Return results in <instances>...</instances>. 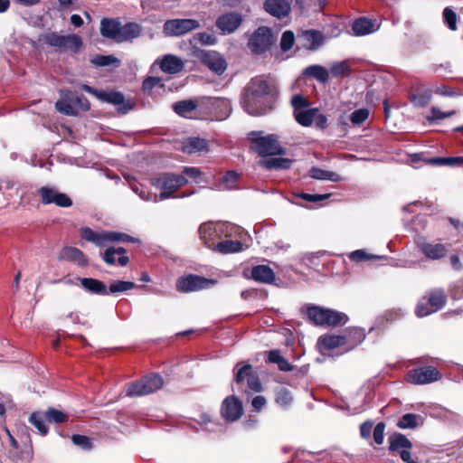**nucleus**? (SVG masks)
Here are the masks:
<instances>
[{
    "label": "nucleus",
    "mask_w": 463,
    "mask_h": 463,
    "mask_svg": "<svg viewBox=\"0 0 463 463\" xmlns=\"http://www.w3.org/2000/svg\"><path fill=\"white\" fill-rule=\"evenodd\" d=\"M305 73L323 83L326 82L329 79L328 71L320 65H312L307 67L305 71Z\"/></svg>",
    "instance_id": "nucleus-41"
},
{
    "label": "nucleus",
    "mask_w": 463,
    "mask_h": 463,
    "mask_svg": "<svg viewBox=\"0 0 463 463\" xmlns=\"http://www.w3.org/2000/svg\"><path fill=\"white\" fill-rule=\"evenodd\" d=\"M78 279L86 291L96 295H109L108 288L101 280L92 278H78Z\"/></svg>",
    "instance_id": "nucleus-29"
},
{
    "label": "nucleus",
    "mask_w": 463,
    "mask_h": 463,
    "mask_svg": "<svg viewBox=\"0 0 463 463\" xmlns=\"http://www.w3.org/2000/svg\"><path fill=\"white\" fill-rule=\"evenodd\" d=\"M295 43V35L292 31H285L280 39V48L283 52L289 51Z\"/></svg>",
    "instance_id": "nucleus-51"
},
{
    "label": "nucleus",
    "mask_w": 463,
    "mask_h": 463,
    "mask_svg": "<svg viewBox=\"0 0 463 463\" xmlns=\"http://www.w3.org/2000/svg\"><path fill=\"white\" fill-rule=\"evenodd\" d=\"M207 142L199 137L188 138L184 144V151L188 154H194L206 150Z\"/></svg>",
    "instance_id": "nucleus-39"
},
{
    "label": "nucleus",
    "mask_w": 463,
    "mask_h": 463,
    "mask_svg": "<svg viewBox=\"0 0 463 463\" xmlns=\"http://www.w3.org/2000/svg\"><path fill=\"white\" fill-rule=\"evenodd\" d=\"M243 414L241 402L234 395L226 397L222 403L221 415L230 422L238 420Z\"/></svg>",
    "instance_id": "nucleus-16"
},
{
    "label": "nucleus",
    "mask_w": 463,
    "mask_h": 463,
    "mask_svg": "<svg viewBox=\"0 0 463 463\" xmlns=\"http://www.w3.org/2000/svg\"><path fill=\"white\" fill-rule=\"evenodd\" d=\"M197 107L198 103L194 99H184L173 104L174 111L181 117H187V114L196 109Z\"/></svg>",
    "instance_id": "nucleus-36"
},
{
    "label": "nucleus",
    "mask_w": 463,
    "mask_h": 463,
    "mask_svg": "<svg viewBox=\"0 0 463 463\" xmlns=\"http://www.w3.org/2000/svg\"><path fill=\"white\" fill-rule=\"evenodd\" d=\"M55 109L66 116H77L78 111L67 99H61L55 103Z\"/></svg>",
    "instance_id": "nucleus-46"
},
{
    "label": "nucleus",
    "mask_w": 463,
    "mask_h": 463,
    "mask_svg": "<svg viewBox=\"0 0 463 463\" xmlns=\"http://www.w3.org/2000/svg\"><path fill=\"white\" fill-rule=\"evenodd\" d=\"M162 71L167 74H176L183 71V61L173 54H166L161 60L156 61Z\"/></svg>",
    "instance_id": "nucleus-23"
},
{
    "label": "nucleus",
    "mask_w": 463,
    "mask_h": 463,
    "mask_svg": "<svg viewBox=\"0 0 463 463\" xmlns=\"http://www.w3.org/2000/svg\"><path fill=\"white\" fill-rule=\"evenodd\" d=\"M291 105L294 108V112H299L309 106V101L301 95H295L291 99Z\"/></svg>",
    "instance_id": "nucleus-56"
},
{
    "label": "nucleus",
    "mask_w": 463,
    "mask_h": 463,
    "mask_svg": "<svg viewBox=\"0 0 463 463\" xmlns=\"http://www.w3.org/2000/svg\"><path fill=\"white\" fill-rule=\"evenodd\" d=\"M330 71L335 77H342L348 75L350 69L345 62L342 61L333 64L330 68Z\"/></svg>",
    "instance_id": "nucleus-55"
},
{
    "label": "nucleus",
    "mask_w": 463,
    "mask_h": 463,
    "mask_svg": "<svg viewBox=\"0 0 463 463\" xmlns=\"http://www.w3.org/2000/svg\"><path fill=\"white\" fill-rule=\"evenodd\" d=\"M416 244L419 251L430 260L444 259L449 252V246L439 241H426L422 239L418 241Z\"/></svg>",
    "instance_id": "nucleus-11"
},
{
    "label": "nucleus",
    "mask_w": 463,
    "mask_h": 463,
    "mask_svg": "<svg viewBox=\"0 0 463 463\" xmlns=\"http://www.w3.org/2000/svg\"><path fill=\"white\" fill-rule=\"evenodd\" d=\"M71 440L74 445L81 448L82 449L90 450L92 449L91 439L85 435L74 434L71 437Z\"/></svg>",
    "instance_id": "nucleus-53"
},
{
    "label": "nucleus",
    "mask_w": 463,
    "mask_h": 463,
    "mask_svg": "<svg viewBox=\"0 0 463 463\" xmlns=\"http://www.w3.org/2000/svg\"><path fill=\"white\" fill-rule=\"evenodd\" d=\"M213 250L222 254L240 252L242 250V243L240 241L225 240L218 241Z\"/></svg>",
    "instance_id": "nucleus-34"
},
{
    "label": "nucleus",
    "mask_w": 463,
    "mask_h": 463,
    "mask_svg": "<svg viewBox=\"0 0 463 463\" xmlns=\"http://www.w3.org/2000/svg\"><path fill=\"white\" fill-rule=\"evenodd\" d=\"M326 317L325 326L335 327L338 326L345 325L348 321V317L343 312L334 309L326 308Z\"/></svg>",
    "instance_id": "nucleus-35"
},
{
    "label": "nucleus",
    "mask_w": 463,
    "mask_h": 463,
    "mask_svg": "<svg viewBox=\"0 0 463 463\" xmlns=\"http://www.w3.org/2000/svg\"><path fill=\"white\" fill-rule=\"evenodd\" d=\"M446 303L445 290L440 288H432L419 301L415 313L419 317H426L442 309Z\"/></svg>",
    "instance_id": "nucleus-2"
},
{
    "label": "nucleus",
    "mask_w": 463,
    "mask_h": 463,
    "mask_svg": "<svg viewBox=\"0 0 463 463\" xmlns=\"http://www.w3.org/2000/svg\"><path fill=\"white\" fill-rule=\"evenodd\" d=\"M43 43L60 50H68L77 53L82 48V40L77 34L60 35L52 32L42 36Z\"/></svg>",
    "instance_id": "nucleus-6"
},
{
    "label": "nucleus",
    "mask_w": 463,
    "mask_h": 463,
    "mask_svg": "<svg viewBox=\"0 0 463 463\" xmlns=\"http://www.w3.org/2000/svg\"><path fill=\"white\" fill-rule=\"evenodd\" d=\"M252 144L255 152L262 157L285 154V149L280 146L275 135H269L267 137L255 138L253 139Z\"/></svg>",
    "instance_id": "nucleus-10"
},
{
    "label": "nucleus",
    "mask_w": 463,
    "mask_h": 463,
    "mask_svg": "<svg viewBox=\"0 0 463 463\" xmlns=\"http://www.w3.org/2000/svg\"><path fill=\"white\" fill-rule=\"evenodd\" d=\"M198 232L203 244L210 249H213L222 231L213 222H204L199 227Z\"/></svg>",
    "instance_id": "nucleus-17"
},
{
    "label": "nucleus",
    "mask_w": 463,
    "mask_h": 463,
    "mask_svg": "<svg viewBox=\"0 0 463 463\" xmlns=\"http://www.w3.org/2000/svg\"><path fill=\"white\" fill-rule=\"evenodd\" d=\"M268 361L271 364H278L280 371L290 372L293 370V366L280 354L279 350L269 351L268 354Z\"/></svg>",
    "instance_id": "nucleus-37"
},
{
    "label": "nucleus",
    "mask_w": 463,
    "mask_h": 463,
    "mask_svg": "<svg viewBox=\"0 0 463 463\" xmlns=\"http://www.w3.org/2000/svg\"><path fill=\"white\" fill-rule=\"evenodd\" d=\"M142 28L136 23H128L125 25L120 24L118 43L130 41L141 34Z\"/></svg>",
    "instance_id": "nucleus-30"
},
{
    "label": "nucleus",
    "mask_w": 463,
    "mask_h": 463,
    "mask_svg": "<svg viewBox=\"0 0 463 463\" xmlns=\"http://www.w3.org/2000/svg\"><path fill=\"white\" fill-rule=\"evenodd\" d=\"M440 378V373L434 366L411 369L406 375L407 382L412 384H428L439 381Z\"/></svg>",
    "instance_id": "nucleus-12"
},
{
    "label": "nucleus",
    "mask_w": 463,
    "mask_h": 463,
    "mask_svg": "<svg viewBox=\"0 0 463 463\" xmlns=\"http://www.w3.org/2000/svg\"><path fill=\"white\" fill-rule=\"evenodd\" d=\"M275 400L279 406L287 408L291 404L293 397L291 392L287 388H280L276 392Z\"/></svg>",
    "instance_id": "nucleus-48"
},
{
    "label": "nucleus",
    "mask_w": 463,
    "mask_h": 463,
    "mask_svg": "<svg viewBox=\"0 0 463 463\" xmlns=\"http://www.w3.org/2000/svg\"><path fill=\"white\" fill-rule=\"evenodd\" d=\"M99 99L117 106L118 111L122 114L128 113L132 109V105L126 101L121 92H102Z\"/></svg>",
    "instance_id": "nucleus-26"
},
{
    "label": "nucleus",
    "mask_w": 463,
    "mask_h": 463,
    "mask_svg": "<svg viewBox=\"0 0 463 463\" xmlns=\"http://www.w3.org/2000/svg\"><path fill=\"white\" fill-rule=\"evenodd\" d=\"M419 416L413 413L404 414L397 422L400 429H414L418 426L417 420Z\"/></svg>",
    "instance_id": "nucleus-47"
},
{
    "label": "nucleus",
    "mask_w": 463,
    "mask_h": 463,
    "mask_svg": "<svg viewBox=\"0 0 463 463\" xmlns=\"http://www.w3.org/2000/svg\"><path fill=\"white\" fill-rule=\"evenodd\" d=\"M164 380L158 373H149L141 379L131 383L127 390L129 397L143 396L153 393L163 387Z\"/></svg>",
    "instance_id": "nucleus-5"
},
{
    "label": "nucleus",
    "mask_w": 463,
    "mask_h": 463,
    "mask_svg": "<svg viewBox=\"0 0 463 463\" xmlns=\"http://www.w3.org/2000/svg\"><path fill=\"white\" fill-rule=\"evenodd\" d=\"M380 25L375 20L367 17H359L352 24V30L355 36H364L378 31Z\"/></svg>",
    "instance_id": "nucleus-22"
},
{
    "label": "nucleus",
    "mask_w": 463,
    "mask_h": 463,
    "mask_svg": "<svg viewBox=\"0 0 463 463\" xmlns=\"http://www.w3.org/2000/svg\"><path fill=\"white\" fill-rule=\"evenodd\" d=\"M109 249H112V251L115 255L118 256V264L120 266H127L129 262V259L128 256H126V249L123 247H109Z\"/></svg>",
    "instance_id": "nucleus-58"
},
{
    "label": "nucleus",
    "mask_w": 463,
    "mask_h": 463,
    "mask_svg": "<svg viewBox=\"0 0 463 463\" xmlns=\"http://www.w3.org/2000/svg\"><path fill=\"white\" fill-rule=\"evenodd\" d=\"M217 283L216 280L206 279L204 277L189 274L181 277L176 280V289L182 293L199 291L213 288Z\"/></svg>",
    "instance_id": "nucleus-9"
},
{
    "label": "nucleus",
    "mask_w": 463,
    "mask_h": 463,
    "mask_svg": "<svg viewBox=\"0 0 463 463\" xmlns=\"http://www.w3.org/2000/svg\"><path fill=\"white\" fill-rule=\"evenodd\" d=\"M253 374L252 366L250 364H245L241 367L235 373L234 381L236 383H241L245 379L248 380L250 376Z\"/></svg>",
    "instance_id": "nucleus-54"
},
{
    "label": "nucleus",
    "mask_w": 463,
    "mask_h": 463,
    "mask_svg": "<svg viewBox=\"0 0 463 463\" xmlns=\"http://www.w3.org/2000/svg\"><path fill=\"white\" fill-rule=\"evenodd\" d=\"M263 7L268 14L279 19L287 17L291 11L288 0H265Z\"/></svg>",
    "instance_id": "nucleus-19"
},
{
    "label": "nucleus",
    "mask_w": 463,
    "mask_h": 463,
    "mask_svg": "<svg viewBox=\"0 0 463 463\" xmlns=\"http://www.w3.org/2000/svg\"><path fill=\"white\" fill-rule=\"evenodd\" d=\"M200 23L194 19H171L164 24V33L166 36H181L198 29Z\"/></svg>",
    "instance_id": "nucleus-13"
},
{
    "label": "nucleus",
    "mask_w": 463,
    "mask_h": 463,
    "mask_svg": "<svg viewBox=\"0 0 463 463\" xmlns=\"http://www.w3.org/2000/svg\"><path fill=\"white\" fill-rule=\"evenodd\" d=\"M385 424L379 422L376 424L373 430V440L376 444L381 445L384 439Z\"/></svg>",
    "instance_id": "nucleus-61"
},
{
    "label": "nucleus",
    "mask_w": 463,
    "mask_h": 463,
    "mask_svg": "<svg viewBox=\"0 0 463 463\" xmlns=\"http://www.w3.org/2000/svg\"><path fill=\"white\" fill-rule=\"evenodd\" d=\"M369 117V110L367 109H359L354 110L350 117L353 125L359 126L363 124Z\"/></svg>",
    "instance_id": "nucleus-52"
},
{
    "label": "nucleus",
    "mask_w": 463,
    "mask_h": 463,
    "mask_svg": "<svg viewBox=\"0 0 463 463\" xmlns=\"http://www.w3.org/2000/svg\"><path fill=\"white\" fill-rule=\"evenodd\" d=\"M242 22V15L236 12H231L220 15L215 22V25L222 33H232L237 30Z\"/></svg>",
    "instance_id": "nucleus-18"
},
{
    "label": "nucleus",
    "mask_w": 463,
    "mask_h": 463,
    "mask_svg": "<svg viewBox=\"0 0 463 463\" xmlns=\"http://www.w3.org/2000/svg\"><path fill=\"white\" fill-rule=\"evenodd\" d=\"M150 183L156 188L162 190L159 198L163 201L170 198L175 191L185 185L188 180L181 175L165 173L159 176L152 177Z\"/></svg>",
    "instance_id": "nucleus-3"
},
{
    "label": "nucleus",
    "mask_w": 463,
    "mask_h": 463,
    "mask_svg": "<svg viewBox=\"0 0 463 463\" xmlns=\"http://www.w3.org/2000/svg\"><path fill=\"white\" fill-rule=\"evenodd\" d=\"M292 161L287 158H270L262 163L267 169H288Z\"/></svg>",
    "instance_id": "nucleus-45"
},
{
    "label": "nucleus",
    "mask_w": 463,
    "mask_h": 463,
    "mask_svg": "<svg viewBox=\"0 0 463 463\" xmlns=\"http://www.w3.org/2000/svg\"><path fill=\"white\" fill-rule=\"evenodd\" d=\"M137 286L131 281H124V280H114L110 283L109 288L108 289L109 294H117L125 292L130 289L137 288Z\"/></svg>",
    "instance_id": "nucleus-44"
},
{
    "label": "nucleus",
    "mask_w": 463,
    "mask_h": 463,
    "mask_svg": "<svg viewBox=\"0 0 463 463\" xmlns=\"http://www.w3.org/2000/svg\"><path fill=\"white\" fill-rule=\"evenodd\" d=\"M81 237L99 247L105 246L106 242H137V239L123 232H97L89 227H84L80 231Z\"/></svg>",
    "instance_id": "nucleus-4"
},
{
    "label": "nucleus",
    "mask_w": 463,
    "mask_h": 463,
    "mask_svg": "<svg viewBox=\"0 0 463 463\" xmlns=\"http://www.w3.org/2000/svg\"><path fill=\"white\" fill-rule=\"evenodd\" d=\"M250 278L260 283L271 284L274 282L276 276L273 269L269 266L257 265L252 267Z\"/></svg>",
    "instance_id": "nucleus-24"
},
{
    "label": "nucleus",
    "mask_w": 463,
    "mask_h": 463,
    "mask_svg": "<svg viewBox=\"0 0 463 463\" xmlns=\"http://www.w3.org/2000/svg\"><path fill=\"white\" fill-rule=\"evenodd\" d=\"M412 448V443L409 439L402 433H394L389 437V450L391 452L401 451L402 449H410Z\"/></svg>",
    "instance_id": "nucleus-31"
},
{
    "label": "nucleus",
    "mask_w": 463,
    "mask_h": 463,
    "mask_svg": "<svg viewBox=\"0 0 463 463\" xmlns=\"http://www.w3.org/2000/svg\"><path fill=\"white\" fill-rule=\"evenodd\" d=\"M238 179L239 175L237 172L229 171L223 175L222 182L225 184L227 189H233Z\"/></svg>",
    "instance_id": "nucleus-59"
},
{
    "label": "nucleus",
    "mask_w": 463,
    "mask_h": 463,
    "mask_svg": "<svg viewBox=\"0 0 463 463\" xmlns=\"http://www.w3.org/2000/svg\"><path fill=\"white\" fill-rule=\"evenodd\" d=\"M298 196L299 198L304 199L307 202L317 203L327 199L330 196V194H310L307 193H300L298 194Z\"/></svg>",
    "instance_id": "nucleus-62"
},
{
    "label": "nucleus",
    "mask_w": 463,
    "mask_h": 463,
    "mask_svg": "<svg viewBox=\"0 0 463 463\" xmlns=\"http://www.w3.org/2000/svg\"><path fill=\"white\" fill-rule=\"evenodd\" d=\"M456 113H457L456 110H450V111H448V112H442L439 108L432 107L430 109V114L426 117V119L429 122H436L438 120H441V119H444L446 118L452 117V116L456 115Z\"/></svg>",
    "instance_id": "nucleus-49"
},
{
    "label": "nucleus",
    "mask_w": 463,
    "mask_h": 463,
    "mask_svg": "<svg viewBox=\"0 0 463 463\" xmlns=\"http://www.w3.org/2000/svg\"><path fill=\"white\" fill-rule=\"evenodd\" d=\"M160 82L161 79L158 77H148L143 81L142 89L145 92H150Z\"/></svg>",
    "instance_id": "nucleus-63"
},
{
    "label": "nucleus",
    "mask_w": 463,
    "mask_h": 463,
    "mask_svg": "<svg viewBox=\"0 0 463 463\" xmlns=\"http://www.w3.org/2000/svg\"><path fill=\"white\" fill-rule=\"evenodd\" d=\"M430 165H448V166H459L463 165V156L455 157H431L427 160Z\"/></svg>",
    "instance_id": "nucleus-42"
},
{
    "label": "nucleus",
    "mask_w": 463,
    "mask_h": 463,
    "mask_svg": "<svg viewBox=\"0 0 463 463\" xmlns=\"http://www.w3.org/2000/svg\"><path fill=\"white\" fill-rule=\"evenodd\" d=\"M442 15H443L444 23L447 24V26L452 31L457 30V14H456V13L450 7H446L443 10Z\"/></svg>",
    "instance_id": "nucleus-50"
},
{
    "label": "nucleus",
    "mask_w": 463,
    "mask_h": 463,
    "mask_svg": "<svg viewBox=\"0 0 463 463\" xmlns=\"http://www.w3.org/2000/svg\"><path fill=\"white\" fill-rule=\"evenodd\" d=\"M273 43L271 30L269 27H259L250 36L249 47L254 53L267 52Z\"/></svg>",
    "instance_id": "nucleus-14"
},
{
    "label": "nucleus",
    "mask_w": 463,
    "mask_h": 463,
    "mask_svg": "<svg viewBox=\"0 0 463 463\" xmlns=\"http://www.w3.org/2000/svg\"><path fill=\"white\" fill-rule=\"evenodd\" d=\"M121 23L116 19L103 18L100 23V33L103 37L118 43Z\"/></svg>",
    "instance_id": "nucleus-27"
},
{
    "label": "nucleus",
    "mask_w": 463,
    "mask_h": 463,
    "mask_svg": "<svg viewBox=\"0 0 463 463\" xmlns=\"http://www.w3.org/2000/svg\"><path fill=\"white\" fill-rule=\"evenodd\" d=\"M194 39L205 45H213L217 41L214 35L208 33H198Z\"/></svg>",
    "instance_id": "nucleus-60"
},
{
    "label": "nucleus",
    "mask_w": 463,
    "mask_h": 463,
    "mask_svg": "<svg viewBox=\"0 0 463 463\" xmlns=\"http://www.w3.org/2000/svg\"><path fill=\"white\" fill-rule=\"evenodd\" d=\"M116 61V58L112 55H96L91 62L97 66L103 67L108 66L113 63Z\"/></svg>",
    "instance_id": "nucleus-57"
},
{
    "label": "nucleus",
    "mask_w": 463,
    "mask_h": 463,
    "mask_svg": "<svg viewBox=\"0 0 463 463\" xmlns=\"http://www.w3.org/2000/svg\"><path fill=\"white\" fill-rule=\"evenodd\" d=\"M301 312L307 316L312 324L325 326L326 308L316 305H307L301 308Z\"/></svg>",
    "instance_id": "nucleus-25"
},
{
    "label": "nucleus",
    "mask_w": 463,
    "mask_h": 463,
    "mask_svg": "<svg viewBox=\"0 0 463 463\" xmlns=\"http://www.w3.org/2000/svg\"><path fill=\"white\" fill-rule=\"evenodd\" d=\"M192 56L218 75H222L227 68L226 61L217 52L194 47Z\"/></svg>",
    "instance_id": "nucleus-8"
},
{
    "label": "nucleus",
    "mask_w": 463,
    "mask_h": 463,
    "mask_svg": "<svg viewBox=\"0 0 463 463\" xmlns=\"http://www.w3.org/2000/svg\"><path fill=\"white\" fill-rule=\"evenodd\" d=\"M38 193L43 204L54 203L59 207H70L72 205V200L66 194L60 193L55 188L43 186L39 189Z\"/></svg>",
    "instance_id": "nucleus-15"
},
{
    "label": "nucleus",
    "mask_w": 463,
    "mask_h": 463,
    "mask_svg": "<svg viewBox=\"0 0 463 463\" xmlns=\"http://www.w3.org/2000/svg\"><path fill=\"white\" fill-rule=\"evenodd\" d=\"M59 260L76 263L80 267H86L89 264L85 254L80 249L71 246H66L61 249Z\"/></svg>",
    "instance_id": "nucleus-21"
},
{
    "label": "nucleus",
    "mask_w": 463,
    "mask_h": 463,
    "mask_svg": "<svg viewBox=\"0 0 463 463\" xmlns=\"http://www.w3.org/2000/svg\"><path fill=\"white\" fill-rule=\"evenodd\" d=\"M344 337L347 338V345H350L349 350H352L364 342L366 334L364 329L361 327H352L345 331Z\"/></svg>",
    "instance_id": "nucleus-33"
},
{
    "label": "nucleus",
    "mask_w": 463,
    "mask_h": 463,
    "mask_svg": "<svg viewBox=\"0 0 463 463\" xmlns=\"http://www.w3.org/2000/svg\"><path fill=\"white\" fill-rule=\"evenodd\" d=\"M318 112L317 109H309L301 110L299 112H294L296 121L304 127H309L314 121V116Z\"/></svg>",
    "instance_id": "nucleus-40"
},
{
    "label": "nucleus",
    "mask_w": 463,
    "mask_h": 463,
    "mask_svg": "<svg viewBox=\"0 0 463 463\" xmlns=\"http://www.w3.org/2000/svg\"><path fill=\"white\" fill-rule=\"evenodd\" d=\"M117 255H115L112 251V249H106V250L102 254V260L108 264V265H115L118 263V259L116 258Z\"/></svg>",
    "instance_id": "nucleus-64"
},
{
    "label": "nucleus",
    "mask_w": 463,
    "mask_h": 463,
    "mask_svg": "<svg viewBox=\"0 0 463 463\" xmlns=\"http://www.w3.org/2000/svg\"><path fill=\"white\" fill-rule=\"evenodd\" d=\"M432 95L430 90L421 92L413 93L410 96V100L417 108L426 107L431 100Z\"/></svg>",
    "instance_id": "nucleus-43"
},
{
    "label": "nucleus",
    "mask_w": 463,
    "mask_h": 463,
    "mask_svg": "<svg viewBox=\"0 0 463 463\" xmlns=\"http://www.w3.org/2000/svg\"><path fill=\"white\" fill-rule=\"evenodd\" d=\"M68 420V415L61 411L49 408L45 411H34L31 414L29 421L39 430L42 435L48 433V427L45 421L53 423H63Z\"/></svg>",
    "instance_id": "nucleus-7"
},
{
    "label": "nucleus",
    "mask_w": 463,
    "mask_h": 463,
    "mask_svg": "<svg viewBox=\"0 0 463 463\" xmlns=\"http://www.w3.org/2000/svg\"><path fill=\"white\" fill-rule=\"evenodd\" d=\"M308 175L310 177L317 180H330L333 182H338L341 180V177L338 174L316 166L310 168Z\"/></svg>",
    "instance_id": "nucleus-38"
},
{
    "label": "nucleus",
    "mask_w": 463,
    "mask_h": 463,
    "mask_svg": "<svg viewBox=\"0 0 463 463\" xmlns=\"http://www.w3.org/2000/svg\"><path fill=\"white\" fill-rule=\"evenodd\" d=\"M319 344L327 350H332L347 345V338L344 335H325L319 337Z\"/></svg>",
    "instance_id": "nucleus-32"
},
{
    "label": "nucleus",
    "mask_w": 463,
    "mask_h": 463,
    "mask_svg": "<svg viewBox=\"0 0 463 463\" xmlns=\"http://www.w3.org/2000/svg\"><path fill=\"white\" fill-rule=\"evenodd\" d=\"M298 38L301 42L302 46L308 50H317L322 45L324 41L322 33L313 29L301 31Z\"/></svg>",
    "instance_id": "nucleus-20"
},
{
    "label": "nucleus",
    "mask_w": 463,
    "mask_h": 463,
    "mask_svg": "<svg viewBox=\"0 0 463 463\" xmlns=\"http://www.w3.org/2000/svg\"><path fill=\"white\" fill-rule=\"evenodd\" d=\"M274 80L265 75L252 78L244 88L241 96L243 109L252 116H260L267 111L265 99L277 95Z\"/></svg>",
    "instance_id": "nucleus-1"
},
{
    "label": "nucleus",
    "mask_w": 463,
    "mask_h": 463,
    "mask_svg": "<svg viewBox=\"0 0 463 463\" xmlns=\"http://www.w3.org/2000/svg\"><path fill=\"white\" fill-rule=\"evenodd\" d=\"M61 96L63 99H67L72 103V106L78 110L88 111L90 109V101L86 97L81 94H78L69 90H61Z\"/></svg>",
    "instance_id": "nucleus-28"
}]
</instances>
